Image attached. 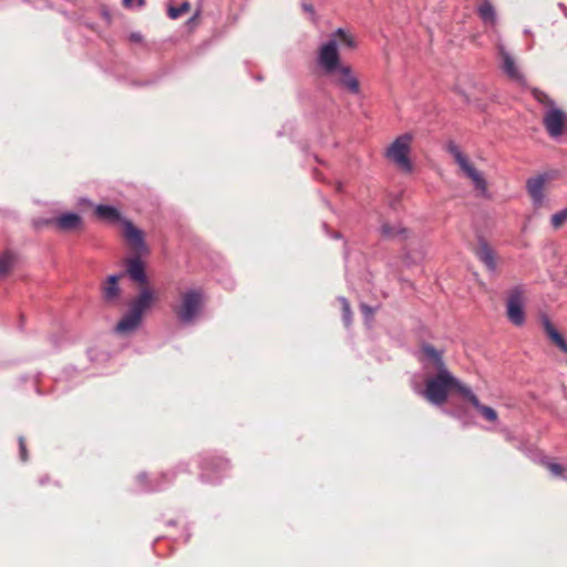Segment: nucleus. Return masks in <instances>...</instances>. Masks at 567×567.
I'll use <instances>...</instances> for the list:
<instances>
[{
	"label": "nucleus",
	"mask_w": 567,
	"mask_h": 567,
	"mask_svg": "<svg viewBox=\"0 0 567 567\" xmlns=\"http://www.w3.org/2000/svg\"><path fill=\"white\" fill-rule=\"evenodd\" d=\"M542 464L557 477H563L565 474V467L558 463L551 461H543Z\"/></svg>",
	"instance_id": "24"
},
{
	"label": "nucleus",
	"mask_w": 567,
	"mask_h": 567,
	"mask_svg": "<svg viewBox=\"0 0 567 567\" xmlns=\"http://www.w3.org/2000/svg\"><path fill=\"white\" fill-rule=\"evenodd\" d=\"M229 461L220 455H206L200 462V476L206 482H215L229 470Z\"/></svg>",
	"instance_id": "9"
},
{
	"label": "nucleus",
	"mask_w": 567,
	"mask_h": 567,
	"mask_svg": "<svg viewBox=\"0 0 567 567\" xmlns=\"http://www.w3.org/2000/svg\"><path fill=\"white\" fill-rule=\"evenodd\" d=\"M450 154L454 157L455 162L460 166L461 171L463 172L464 176H466L474 187V189L481 196H487L488 187L487 182L483 175L482 172H480L473 164V162L470 159V157L464 154L461 148L455 145L451 144L449 146Z\"/></svg>",
	"instance_id": "8"
},
{
	"label": "nucleus",
	"mask_w": 567,
	"mask_h": 567,
	"mask_svg": "<svg viewBox=\"0 0 567 567\" xmlns=\"http://www.w3.org/2000/svg\"><path fill=\"white\" fill-rule=\"evenodd\" d=\"M19 449H20V457L22 461H27L28 460V452H27V446H25V442H24V439L22 436L19 437Z\"/></svg>",
	"instance_id": "28"
},
{
	"label": "nucleus",
	"mask_w": 567,
	"mask_h": 567,
	"mask_svg": "<svg viewBox=\"0 0 567 567\" xmlns=\"http://www.w3.org/2000/svg\"><path fill=\"white\" fill-rule=\"evenodd\" d=\"M337 38L349 45L352 44L346 32L338 29L331 39L319 47L317 64L324 74L336 75L341 85L354 92V76L350 66L341 64Z\"/></svg>",
	"instance_id": "2"
},
{
	"label": "nucleus",
	"mask_w": 567,
	"mask_h": 567,
	"mask_svg": "<svg viewBox=\"0 0 567 567\" xmlns=\"http://www.w3.org/2000/svg\"><path fill=\"white\" fill-rule=\"evenodd\" d=\"M464 392L465 399L480 412V414L485 420L493 423L497 421V412L493 408L482 404L477 396L472 392V390H465Z\"/></svg>",
	"instance_id": "16"
},
{
	"label": "nucleus",
	"mask_w": 567,
	"mask_h": 567,
	"mask_svg": "<svg viewBox=\"0 0 567 567\" xmlns=\"http://www.w3.org/2000/svg\"><path fill=\"white\" fill-rule=\"evenodd\" d=\"M130 39L133 42H141L142 41V35L140 33H132L130 35Z\"/></svg>",
	"instance_id": "30"
},
{
	"label": "nucleus",
	"mask_w": 567,
	"mask_h": 567,
	"mask_svg": "<svg viewBox=\"0 0 567 567\" xmlns=\"http://www.w3.org/2000/svg\"><path fill=\"white\" fill-rule=\"evenodd\" d=\"M124 1V4L128 6V3L131 2V0H123Z\"/></svg>",
	"instance_id": "33"
},
{
	"label": "nucleus",
	"mask_w": 567,
	"mask_h": 567,
	"mask_svg": "<svg viewBox=\"0 0 567 567\" xmlns=\"http://www.w3.org/2000/svg\"><path fill=\"white\" fill-rule=\"evenodd\" d=\"M525 297L520 288H514L509 291L506 301V315L508 320L515 326H523L525 322Z\"/></svg>",
	"instance_id": "10"
},
{
	"label": "nucleus",
	"mask_w": 567,
	"mask_h": 567,
	"mask_svg": "<svg viewBox=\"0 0 567 567\" xmlns=\"http://www.w3.org/2000/svg\"><path fill=\"white\" fill-rule=\"evenodd\" d=\"M422 352L426 359L425 389L420 393L432 404L443 405L451 392L455 391L465 398L468 386L461 383L446 368L443 352L431 344H423Z\"/></svg>",
	"instance_id": "1"
},
{
	"label": "nucleus",
	"mask_w": 567,
	"mask_h": 567,
	"mask_svg": "<svg viewBox=\"0 0 567 567\" xmlns=\"http://www.w3.org/2000/svg\"><path fill=\"white\" fill-rule=\"evenodd\" d=\"M566 123L565 114L557 109L549 110L544 116V125L550 136L561 135Z\"/></svg>",
	"instance_id": "13"
},
{
	"label": "nucleus",
	"mask_w": 567,
	"mask_h": 567,
	"mask_svg": "<svg viewBox=\"0 0 567 567\" xmlns=\"http://www.w3.org/2000/svg\"><path fill=\"white\" fill-rule=\"evenodd\" d=\"M205 305V295L202 289H188L181 293L179 303L174 311L182 323H193L200 315Z\"/></svg>",
	"instance_id": "6"
},
{
	"label": "nucleus",
	"mask_w": 567,
	"mask_h": 567,
	"mask_svg": "<svg viewBox=\"0 0 567 567\" xmlns=\"http://www.w3.org/2000/svg\"><path fill=\"white\" fill-rule=\"evenodd\" d=\"M381 234L383 237L389 239L405 240L409 237V229L403 227L401 224L384 223L381 226Z\"/></svg>",
	"instance_id": "18"
},
{
	"label": "nucleus",
	"mask_w": 567,
	"mask_h": 567,
	"mask_svg": "<svg viewBox=\"0 0 567 567\" xmlns=\"http://www.w3.org/2000/svg\"><path fill=\"white\" fill-rule=\"evenodd\" d=\"M450 154L454 157L455 162L460 166L461 171L463 172L464 176H466L474 187V189L481 196H487L488 187L487 182L483 175L482 172H480L473 164V162L470 159V157L464 154L461 148L455 145L451 144L449 146Z\"/></svg>",
	"instance_id": "7"
},
{
	"label": "nucleus",
	"mask_w": 567,
	"mask_h": 567,
	"mask_svg": "<svg viewBox=\"0 0 567 567\" xmlns=\"http://www.w3.org/2000/svg\"><path fill=\"white\" fill-rule=\"evenodd\" d=\"M190 7L188 2H184L177 7L168 8V17L171 19H177L189 11Z\"/></svg>",
	"instance_id": "22"
},
{
	"label": "nucleus",
	"mask_w": 567,
	"mask_h": 567,
	"mask_svg": "<svg viewBox=\"0 0 567 567\" xmlns=\"http://www.w3.org/2000/svg\"><path fill=\"white\" fill-rule=\"evenodd\" d=\"M127 274L132 280L141 285H144L147 281L144 264L140 258H133L128 260Z\"/></svg>",
	"instance_id": "17"
},
{
	"label": "nucleus",
	"mask_w": 567,
	"mask_h": 567,
	"mask_svg": "<svg viewBox=\"0 0 567 567\" xmlns=\"http://www.w3.org/2000/svg\"><path fill=\"white\" fill-rule=\"evenodd\" d=\"M178 473H188V465L179 463L174 468L163 472L147 487L148 491H157L163 488L165 484L172 483Z\"/></svg>",
	"instance_id": "15"
},
{
	"label": "nucleus",
	"mask_w": 567,
	"mask_h": 567,
	"mask_svg": "<svg viewBox=\"0 0 567 567\" xmlns=\"http://www.w3.org/2000/svg\"><path fill=\"white\" fill-rule=\"evenodd\" d=\"M157 298L153 289L144 287L140 293L128 302L127 312L115 327L118 333H131L142 323L144 315L155 305Z\"/></svg>",
	"instance_id": "3"
},
{
	"label": "nucleus",
	"mask_w": 567,
	"mask_h": 567,
	"mask_svg": "<svg viewBox=\"0 0 567 567\" xmlns=\"http://www.w3.org/2000/svg\"><path fill=\"white\" fill-rule=\"evenodd\" d=\"M413 141V134L404 133L398 136L385 150V158L404 174H410L413 171L411 159Z\"/></svg>",
	"instance_id": "5"
},
{
	"label": "nucleus",
	"mask_w": 567,
	"mask_h": 567,
	"mask_svg": "<svg viewBox=\"0 0 567 567\" xmlns=\"http://www.w3.org/2000/svg\"><path fill=\"white\" fill-rule=\"evenodd\" d=\"M147 480H148V475L147 474L143 473V474L138 475V481L142 484L146 483Z\"/></svg>",
	"instance_id": "31"
},
{
	"label": "nucleus",
	"mask_w": 567,
	"mask_h": 567,
	"mask_svg": "<svg viewBox=\"0 0 567 567\" xmlns=\"http://www.w3.org/2000/svg\"><path fill=\"white\" fill-rule=\"evenodd\" d=\"M544 328L545 332L547 333L548 338L565 353H567V342L565 341L564 337L557 331V329L554 327V324L548 320H544Z\"/></svg>",
	"instance_id": "20"
},
{
	"label": "nucleus",
	"mask_w": 567,
	"mask_h": 567,
	"mask_svg": "<svg viewBox=\"0 0 567 567\" xmlns=\"http://www.w3.org/2000/svg\"><path fill=\"white\" fill-rule=\"evenodd\" d=\"M120 278V275H112L101 285V295L105 303L114 306L118 302L121 297Z\"/></svg>",
	"instance_id": "14"
},
{
	"label": "nucleus",
	"mask_w": 567,
	"mask_h": 567,
	"mask_svg": "<svg viewBox=\"0 0 567 567\" xmlns=\"http://www.w3.org/2000/svg\"><path fill=\"white\" fill-rule=\"evenodd\" d=\"M548 184L546 175L530 177L526 182V189L536 207H540L545 199V189Z\"/></svg>",
	"instance_id": "11"
},
{
	"label": "nucleus",
	"mask_w": 567,
	"mask_h": 567,
	"mask_svg": "<svg viewBox=\"0 0 567 567\" xmlns=\"http://www.w3.org/2000/svg\"><path fill=\"white\" fill-rule=\"evenodd\" d=\"M480 18L484 23L494 25L496 23V12L492 3L485 0L477 9Z\"/></svg>",
	"instance_id": "21"
},
{
	"label": "nucleus",
	"mask_w": 567,
	"mask_h": 567,
	"mask_svg": "<svg viewBox=\"0 0 567 567\" xmlns=\"http://www.w3.org/2000/svg\"><path fill=\"white\" fill-rule=\"evenodd\" d=\"M45 224L53 225L61 231H72L81 228L82 218L76 213H63L55 218L47 220Z\"/></svg>",
	"instance_id": "12"
},
{
	"label": "nucleus",
	"mask_w": 567,
	"mask_h": 567,
	"mask_svg": "<svg viewBox=\"0 0 567 567\" xmlns=\"http://www.w3.org/2000/svg\"><path fill=\"white\" fill-rule=\"evenodd\" d=\"M535 96H536V99H537L538 101H540V102H543V101H544V99H547V96H546L545 94H543V93H538V92H537V93H535Z\"/></svg>",
	"instance_id": "32"
},
{
	"label": "nucleus",
	"mask_w": 567,
	"mask_h": 567,
	"mask_svg": "<svg viewBox=\"0 0 567 567\" xmlns=\"http://www.w3.org/2000/svg\"><path fill=\"white\" fill-rule=\"evenodd\" d=\"M94 215L100 220L109 224L121 223L123 227V236L128 244L136 250L144 248L143 231L136 228L132 221L123 219L117 208L110 205H97L94 209Z\"/></svg>",
	"instance_id": "4"
},
{
	"label": "nucleus",
	"mask_w": 567,
	"mask_h": 567,
	"mask_svg": "<svg viewBox=\"0 0 567 567\" xmlns=\"http://www.w3.org/2000/svg\"><path fill=\"white\" fill-rule=\"evenodd\" d=\"M360 308H361V311H362V313H363V316L365 318V322L369 324L371 322V319L373 318L375 309L371 308V307H369V306H367L364 303H362L360 306Z\"/></svg>",
	"instance_id": "27"
},
{
	"label": "nucleus",
	"mask_w": 567,
	"mask_h": 567,
	"mask_svg": "<svg viewBox=\"0 0 567 567\" xmlns=\"http://www.w3.org/2000/svg\"><path fill=\"white\" fill-rule=\"evenodd\" d=\"M476 255L481 261H483L487 268L494 270L497 266L494 250L485 243L480 245L476 249Z\"/></svg>",
	"instance_id": "19"
},
{
	"label": "nucleus",
	"mask_w": 567,
	"mask_h": 567,
	"mask_svg": "<svg viewBox=\"0 0 567 567\" xmlns=\"http://www.w3.org/2000/svg\"><path fill=\"white\" fill-rule=\"evenodd\" d=\"M566 221H567V207L555 213L550 218L551 226L555 229L560 228Z\"/></svg>",
	"instance_id": "23"
},
{
	"label": "nucleus",
	"mask_w": 567,
	"mask_h": 567,
	"mask_svg": "<svg viewBox=\"0 0 567 567\" xmlns=\"http://www.w3.org/2000/svg\"><path fill=\"white\" fill-rule=\"evenodd\" d=\"M339 302L341 303V307H342V312H343V321L346 323V326H350L351 323V307H350V302L346 299V298H339L338 299Z\"/></svg>",
	"instance_id": "26"
},
{
	"label": "nucleus",
	"mask_w": 567,
	"mask_h": 567,
	"mask_svg": "<svg viewBox=\"0 0 567 567\" xmlns=\"http://www.w3.org/2000/svg\"><path fill=\"white\" fill-rule=\"evenodd\" d=\"M10 269V259L0 257V275L8 272Z\"/></svg>",
	"instance_id": "29"
},
{
	"label": "nucleus",
	"mask_w": 567,
	"mask_h": 567,
	"mask_svg": "<svg viewBox=\"0 0 567 567\" xmlns=\"http://www.w3.org/2000/svg\"><path fill=\"white\" fill-rule=\"evenodd\" d=\"M504 70L511 78H517L518 71L514 60L509 55L504 56Z\"/></svg>",
	"instance_id": "25"
}]
</instances>
